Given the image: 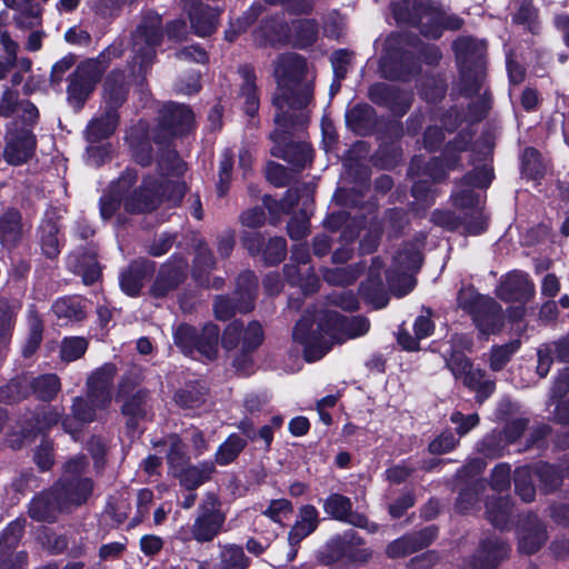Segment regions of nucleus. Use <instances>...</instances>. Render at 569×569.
Masks as SVG:
<instances>
[{"label": "nucleus", "instance_id": "obj_1", "mask_svg": "<svg viewBox=\"0 0 569 569\" xmlns=\"http://www.w3.org/2000/svg\"><path fill=\"white\" fill-rule=\"evenodd\" d=\"M315 72L306 59L298 53L280 54L273 61V78L277 91L273 97L274 130L270 139L274 143L271 153L282 158L297 168H303L311 161L312 149L306 142L293 143V131L305 123L302 112L312 101Z\"/></svg>", "mask_w": 569, "mask_h": 569}, {"label": "nucleus", "instance_id": "obj_2", "mask_svg": "<svg viewBox=\"0 0 569 569\" xmlns=\"http://www.w3.org/2000/svg\"><path fill=\"white\" fill-rule=\"evenodd\" d=\"M160 168L166 170V179L159 187L157 180L151 177H146L141 184L136 187L138 173L133 169H127L112 182L109 193L101 197V217L111 218L121 204L131 213L152 210L161 199H166L171 206L179 204L187 190L186 183L179 179L187 169L186 163L176 152L170 151L160 162Z\"/></svg>", "mask_w": 569, "mask_h": 569}, {"label": "nucleus", "instance_id": "obj_3", "mask_svg": "<svg viewBox=\"0 0 569 569\" xmlns=\"http://www.w3.org/2000/svg\"><path fill=\"white\" fill-rule=\"evenodd\" d=\"M313 323L308 317H302L293 329V339L303 346L305 358L308 362L321 359L331 348L335 340L355 339L369 331L370 323L361 316L345 317L328 310L319 319L318 330L312 331Z\"/></svg>", "mask_w": 569, "mask_h": 569}, {"label": "nucleus", "instance_id": "obj_4", "mask_svg": "<svg viewBox=\"0 0 569 569\" xmlns=\"http://www.w3.org/2000/svg\"><path fill=\"white\" fill-rule=\"evenodd\" d=\"M460 69L462 91L472 99L469 109L471 120H480L490 109V98L483 84L486 77V43L470 37H460L453 42Z\"/></svg>", "mask_w": 569, "mask_h": 569}, {"label": "nucleus", "instance_id": "obj_5", "mask_svg": "<svg viewBox=\"0 0 569 569\" xmlns=\"http://www.w3.org/2000/svg\"><path fill=\"white\" fill-rule=\"evenodd\" d=\"M392 13L398 23L418 26L430 38H439L445 29L458 30L463 20L456 14H447L442 9L425 4L418 0H400L392 4Z\"/></svg>", "mask_w": 569, "mask_h": 569}, {"label": "nucleus", "instance_id": "obj_6", "mask_svg": "<svg viewBox=\"0 0 569 569\" xmlns=\"http://www.w3.org/2000/svg\"><path fill=\"white\" fill-rule=\"evenodd\" d=\"M493 178L492 170L483 166L469 172L465 179L463 184L466 188L456 191L452 194L455 207L466 210L461 222L463 229L469 234H480L486 229V219L482 214V198L469 187L487 188Z\"/></svg>", "mask_w": 569, "mask_h": 569}, {"label": "nucleus", "instance_id": "obj_7", "mask_svg": "<svg viewBox=\"0 0 569 569\" xmlns=\"http://www.w3.org/2000/svg\"><path fill=\"white\" fill-rule=\"evenodd\" d=\"M122 51L120 43H112L96 59H88L77 67L68 86V100L73 107L83 106L109 63L119 58Z\"/></svg>", "mask_w": 569, "mask_h": 569}, {"label": "nucleus", "instance_id": "obj_8", "mask_svg": "<svg viewBox=\"0 0 569 569\" xmlns=\"http://www.w3.org/2000/svg\"><path fill=\"white\" fill-rule=\"evenodd\" d=\"M219 328L206 325L199 333L188 325H180L174 331V342L181 351L192 358L211 360L218 351Z\"/></svg>", "mask_w": 569, "mask_h": 569}, {"label": "nucleus", "instance_id": "obj_9", "mask_svg": "<svg viewBox=\"0 0 569 569\" xmlns=\"http://www.w3.org/2000/svg\"><path fill=\"white\" fill-rule=\"evenodd\" d=\"M421 253L413 243H407L392 258V263L386 272L387 282L396 296L402 297L412 290L415 280L412 274L421 266Z\"/></svg>", "mask_w": 569, "mask_h": 569}, {"label": "nucleus", "instance_id": "obj_10", "mask_svg": "<svg viewBox=\"0 0 569 569\" xmlns=\"http://www.w3.org/2000/svg\"><path fill=\"white\" fill-rule=\"evenodd\" d=\"M86 467L87 460L82 456L76 457L66 463L64 475L54 487L64 508H67L68 505H81L91 495V480L80 477Z\"/></svg>", "mask_w": 569, "mask_h": 569}, {"label": "nucleus", "instance_id": "obj_11", "mask_svg": "<svg viewBox=\"0 0 569 569\" xmlns=\"http://www.w3.org/2000/svg\"><path fill=\"white\" fill-rule=\"evenodd\" d=\"M161 37V17L154 12L147 13L132 36L133 61L139 64V70H143L152 61Z\"/></svg>", "mask_w": 569, "mask_h": 569}, {"label": "nucleus", "instance_id": "obj_12", "mask_svg": "<svg viewBox=\"0 0 569 569\" xmlns=\"http://www.w3.org/2000/svg\"><path fill=\"white\" fill-rule=\"evenodd\" d=\"M60 390V381L56 375H42L29 380L28 378L11 381L0 390V400L18 401L33 393L41 400H51Z\"/></svg>", "mask_w": 569, "mask_h": 569}, {"label": "nucleus", "instance_id": "obj_13", "mask_svg": "<svg viewBox=\"0 0 569 569\" xmlns=\"http://www.w3.org/2000/svg\"><path fill=\"white\" fill-rule=\"evenodd\" d=\"M226 520L219 499L210 493L199 508L191 532L199 542L211 541L221 530Z\"/></svg>", "mask_w": 569, "mask_h": 569}, {"label": "nucleus", "instance_id": "obj_14", "mask_svg": "<svg viewBox=\"0 0 569 569\" xmlns=\"http://www.w3.org/2000/svg\"><path fill=\"white\" fill-rule=\"evenodd\" d=\"M27 127L19 128L14 121L7 128L3 158L11 166L26 163L34 153L36 137Z\"/></svg>", "mask_w": 569, "mask_h": 569}, {"label": "nucleus", "instance_id": "obj_15", "mask_svg": "<svg viewBox=\"0 0 569 569\" xmlns=\"http://www.w3.org/2000/svg\"><path fill=\"white\" fill-rule=\"evenodd\" d=\"M237 293L240 296V302L236 306L229 298L218 297L214 302V313L220 320H227L234 315L236 311L248 312L253 307L254 293L257 289V279L250 271L241 273L237 282Z\"/></svg>", "mask_w": 569, "mask_h": 569}, {"label": "nucleus", "instance_id": "obj_16", "mask_svg": "<svg viewBox=\"0 0 569 569\" xmlns=\"http://www.w3.org/2000/svg\"><path fill=\"white\" fill-rule=\"evenodd\" d=\"M536 289L529 276L522 271L506 274L497 287V296L505 301L527 302L535 296Z\"/></svg>", "mask_w": 569, "mask_h": 569}, {"label": "nucleus", "instance_id": "obj_17", "mask_svg": "<svg viewBox=\"0 0 569 569\" xmlns=\"http://www.w3.org/2000/svg\"><path fill=\"white\" fill-rule=\"evenodd\" d=\"M351 508L350 499L339 493L330 495L323 502V510L330 517L359 528H365L370 532L377 530L375 523H370L363 515L351 512Z\"/></svg>", "mask_w": 569, "mask_h": 569}, {"label": "nucleus", "instance_id": "obj_18", "mask_svg": "<svg viewBox=\"0 0 569 569\" xmlns=\"http://www.w3.org/2000/svg\"><path fill=\"white\" fill-rule=\"evenodd\" d=\"M116 375L112 363H104L88 378L90 401H97L98 408H107L111 402V386Z\"/></svg>", "mask_w": 569, "mask_h": 569}, {"label": "nucleus", "instance_id": "obj_19", "mask_svg": "<svg viewBox=\"0 0 569 569\" xmlns=\"http://www.w3.org/2000/svg\"><path fill=\"white\" fill-rule=\"evenodd\" d=\"M318 523L319 512L316 507L306 505L299 509L297 520L288 535V541L291 548L289 560L295 559L299 543L317 529Z\"/></svg>", "mask_w": 569, "mask_h": 569}, {"label": "nucleus", "instance_id": "obj_20", "mask_svg": "<svg viewBox=\"0 0 569 569\" xmlns=\"http://www.w3.org/2000/svg\"><path fill=\"white\" fill-rule=\"evenodd\" d=\"M472 319L481 333L490 335L502 326V309L492 298H482L476 306Z\"/></svg>", "mask_w": 569, "mask_h": 569}, {"label": "nucleus", "instance_id": "obj_21", "mask_svg": "<svg viewBox=\"0 0 569 569\" xmlns=\"http://www.w3.org/2000/svg\"><path fill=\"white\" fill-rule=\"evenodd\" d=\"M21 117L26 126H32L38 119V109L29 101L19 102L18 92L6 88L0 98V117Z\"/></svg>", "mask_w": 569, "mask_h": 569}, {"label": "nucleus", "instance_id": "obj_22", "mask_svg": "<svg viewBox=\"0 0 569 569\" xmlns=\"http://www.w3.org/2000/svg\"><path fill=\"white\" fill-rule=\"evenodd\" d=\"M187 263L182 260L168 262L161 267L151 286L150 292L153 297L160 298L174 290L186 276Z\"/></svg>", "mask_w": 569, "mask_h": 569}, {"label": "nucleus", "instance_id": "obj_23", "mask_svg": "<svg viewBox=\"0 0 569 569\" xmlns=\"http://www.w3.org/2000/svg\"><path fill=\"white\" fill-rule=\"evenodd\" d=\"M437 530L428 527L418 533L406 536L395 540L387 547V555L390 558H399L427 547L436 537Z\"/></svg>", "mask_w": 569, "mask_h": 569}, {"label": "nucleus", "instance_id": "obj_24", "mask_svg": "<svg viewBox=\"0 0 569 569\" xmlns=\"http://www.w3.org/2000/svg\"><path fill=\"white\" fill-rule=\"evenodd\" d=\"M193 113L184 104L168 103L162 113L163 126L171 134L187 132L193 124Z\"/></svg>", "mask_w": 569, "mask_h": 569}, {"label": "nucleus", "instance_id": "obj_25", "mask_svg": "<svg viewBox=\"0 0 569 569\" xmlns=\"http://www.w3.org/2000/svg\"><path fill=\"white\" fill-rule=\"evenodd\" d=\"M409 47L413 48L416 47V43H411L409 37L401 33H392L385 40V54L381 58V69L387 77L406 79L400 72H389L388 64L396 61L401 51H403V53H412V51L409 50Z\"/></svg>", "mask_w": 569, "mask_h": 569}, {"label": "nucleus", "instance_id": "obj_26", "mask_svg": "<svg viewBox=\"0 0 569 569\" xmlns=\"http://www.w3.org/2000/svg\"><path fill=\"white\" fill-rule=\"evenodd\" d=\"M369 96L373 102L388 106L395 113L406 112L410 104L407 93H399L393 86L386 83L373 84L369 90Z\"/></svg>", "mask_w": 569, "mask_h": 569}, {"label": "nucleus", "instance_id": "obj_27", "mask_svg": "<svg viewBox=\"0 0 569 569\" xmlns=\"http://www.w3.org/2000/svg\"><path fill=\"white\" fill-rule=\"evenodd\" d=\"M62 509H64L63 502L53 488L52 491L43 492L31 501L29 516L38 521H51L57 511Z\"/></svg>", "mask_w": 569, "mask_h": 569}, {"label": "nucleus", "instance_id": "obj_28", "mask_svg": "<svg viewBox=\"0 0 569 569\" xmlns=\"http://www.w3.org/2000/svg\"><path fill=\"white\" fill-rule=\"evenodd\" d=\"M446 363L455 378L461 380L467 387L476 388L479 385L482 372L473 369L472 363L462 352L451 351Z\"/></svg>", "mask_w": 569, "mask_h": 569}, {"label": "nucleus", "instance_id": "obj_29", "mask_svg": "<svg viewBox=\"0 0 569 569\" xmlns=\"http://www.w3.org/2000/svg\"><path fill=\"white\" fill-rule=\"evenodd\" d=\"M510 548L502 540L495 538L482 543L477 557L475 569H493L505 559Z\"/></svg>", "mask_w": 569, "mask_h": 569}, {"label": "nucleus", "instance_id": "obj_30", "mask_svg": "<svg viewBox=\"0 0 569 569\" xmlns=\"http://www.w3.org/2000/svg\"><path fill=\"white\" fill-rule=\"evenodd\" d=\"M106 408H98L97 401H90L89 395L87 399L77 398L73 401L72 413L73 419L66 418L62 421L63 429L74 436L78 431V426H73L74 421L77 423H88L93 421L97 418V412L100 410H104Z\"/></svg>", "mask_w": 569, "mask_h": 569}, {"label": "nucleus", "instance_id": "obj_31", "mask_svg": "<svg viewBox=\"0 0 569 569\" xmlns=\"http://www.w3.org/2000/svg\"><path fill=\"white\" fill-rule=\"evenodd\" d=\"M21 214L10 209L0 217V242L7 249L14 248L22 238Z\"/></svg>", "mask_w": 569, "mask_h": 569}, {"label": "nucleus", "instance_id": "obj_32", "mask_svg": "<svg viewBox=\"0 0 569 569\" xmlns=\"http://www.w3.org/2000/svg\"><path fill=\"white\" fill-rule=\"evenodd\" d=\"M152 266L149 261H133L120 276V287L128 296H137L144 278L151 271Z\"/></svg>", "mask_w": 569, "mask_h": 569}, {"label": "nucleus", "instance_id": "obj_33", "mask_svg": "<svg viewBox=\"0 0 569 569\" xmlns=\"http://www.w3.org/2000/svg\"><path fill=\"white\" fill-rule=\"evenodd\" d=\"M214 470L216 467L212 461H202L198 465L188 463L174 477L179 478L180 483L184 488L193 490L207 482Z\"/></svg>", "mask_w": 569, "mask_h": 569}, {"label": "nucleus", "instance_id": "obj_34", "mask_svg": "<svg viewBox=\"0 0 569 569\" xmlns=\"http://www.w3.org/2000/svg\"><path fill=\"white\" fill-rule=\"evenodd\" d=\"M189 17L194 33L199 37H206L216 30L219 11L199 3L190 8Z\"/></svg>", "mask_w": 569, "mask_h": 569}, {"label": "nucleus", "instance_id": "obj_35", "mask_svg": "<svg viewBox=\"0 0 569 569\" xmlns=\"http://www.w3.org/2000/svg\"><path fill=\"white\" fill-rule=\"evenodd\" d=\"M162 446L166 447L167 450V463L169 466V470L174 476L190 461V458L186 452L184 443L179 436L170 435L163 440Z\"/></svg>", "mask_w": 569, "mask_h": 569}, {"label": "nucleus", "instance_id": "obj_36", "mask_svg": "<svg viewBox=\"0 0 569 569\" xmlns=\"http://www.w3.org/2000/svg\"><path fill=\"white\" fill-rule=\"evenodd\" d=\"M4 2L17 11L16 20L21 27L32 28L40 23L41 9L34 0H4Z\"/></svg>", "mask_w": 569, "mask_h": 569}, {"label": "nucleus", "instance_id": "obj_37", "mask_svg": "<svg viewBox=\"0 0 569 569\" xmlns=\"http://www.w3.org/2000/svg\"><path fill=\"white\" fill-rule=\"evenodd\" d=\"M52 311L63 323L80 321L84 318L82 300L78 297H63L52 305Z\"/></svg>", "mask_w": 569, "mask_h": 569}, {"label": "nucleus", "instance_id": "obj_38", "mask_svg": "<svg viewBox=\"0 0 569 569\" xmlns=\"http://www.w3.org/2000/svg\"><path fill=\"white\" fill-rule=\"evenodd\" d=\"M435 326L429 316H419L413 323L415 337L408 332L400 331L398 333V342L409 351H415L419 348V340L429 337L433 332Z\"/></svg>", "mask_w": 569, "mask_h": 569}, {"label": "nucleus", "instance_id": "obj_39", "mask_svg": "<svg viewBox=\"0 0 569 569\" xmlns=\"http://www.w3.org/2000/svg\"><path fill=\"white\" fill-rule=\"evenodd\" d=\"M118 124V114L113 108L106 111L101 118L93 119L87 128V137L90 142L108 138Z\"/></svg>", "mask_w": 569, "mask_h": 569}, {"label": "nucleus", "instance_id": "obj_40", "mask_svg": "<svg viewBox=\"0 0 569 569\" xmlns=\"http://www.w3.org/2000/svg\"><path fill=\"white\" fill-rule=\"evenodd\" d=\"M68 264L76 273L81 274L86 284L94 283L100 278V267L93 254L84 253L82 257L72 254Z\"/></svg>", "mask_w": 569, "mask_h": 569}, {"label": "nucleus", "instance_id": "obj_41", "mask_svg": "<svg viewBox=\"0 0 569 569\" xmlns=\"http://www.w3.org/2000/svg\"><path fill=\"white\" fill-rule=\"evenodd\" d=\"M240 74L242 78L240 97L244 100V111L248 116L253 117L259 106L256 77L253 71L248 67H242L240 69Z\"/></svg>", "mask_w": 569, "mask_h": 569}, {"label": "nucleus", "instance_id": "obj_42", "mask_svg": "<svg viewBox=\"0 0 569 569\" xmlns=\"http://www.w3.org/2000/svg\"><path fill=\"white\" fill-rule=\"evenodd\" d=\"M547 535L545 527L535 522L529 528H523L519 537V550L527 555L537 552L546 542Z\"/></svg>", "mask_w": 569, "mask_h": 569}, {"label": "nucleus", "instance_id": "obj_43", "mask_svg": "<svg viewBox=\"0 0 569 569\" xmlns=\"http://www.w3.org/2000/svg\"><path fill=\"white\" fill-rule=\"evenodd\" d=\"M284 274L292 284L299 286L307 293L313 292L318 288L319 279L313 271H306L302 264L296 262L286 264Z\"/></svg>", "mask_w": 569, "mask_h": 569}, {"label": "nucleus", "instance_id": "obj_44", "mask_svg": "<svg viewBox=\"0 0 569 569\" xmlns=\"http://www.w3.org/2000/svg\"><path fill=\"white\" fill-rule=\"evenodd\" d=\"M59 228L52 220H47L40 226V247L42 253L54 259L60 253Z\"/></svg>", "mask_w": 569, "mask_h": 569}, {"label": "nucleus", "instance_id": "obj_45", "mask_svg": "<svg viewBox=\"0 0 569 569\" xmlns=\"http://www.w3.org/2000/svg\"><path fill=\"white\" fill-rule=\"evenodd\" d=\"M247 445L246 439L237 433H231L223 443H221L214 455L216 462L220 466H227L234 461Z\"/></svg>", "mask_w": 569, "mask_h": 569}, {"label": "nucleus", "instance_id": "obj_46", "mask_svg": "<svg viewBox=\"0 0 569 569\" xmlns=\"http://www.w3.org/2000/svg\"><path fill=\"white\" fill-rule=\"evenodd\" d=\"M373 110L368 104H358L348 110L347 124L356 132L362 134L371 124Z\"/></svg>", "mask_w": 569, "mask_h": 569}, {"label": "nucleus", "instance_id": "obj_47", "mask_svg": "<svg viewBox=\"0 0 569 569\" xmlns=\"http://www.w3.org/2000/svg\"><path fill=\"white\" fill-rule=\"evenodd\" d=\"M17 51L18 43L7 33H2L0 38V80L4 79L13 68Z\"/></svg>", "mask_w": 569, "mask_h": 569}, {"label": "nucleus", "instance_id": "obj_48", "mask_svg": "<svg viewBox=\"0 0 569 569\" xmlns=\"http://www.w3.org/2000/svg\"><path fill=\"white\" fill-rule=\"evenodd\" d=\"M489 521L498 528H505L510 517V503L505 498L490 500L486 505Z\"/></svg>", "mask_w": 569, "mask_h": 569}, {"label": "nucleus", "instance_id": "obj_49", "mask_svg": "<svg viewBox=\"0 0 569 569\" xmlns=\"http://www.w3.org/2000/svg\"><path fill=\"white\" fill-rule=\"evenodd\" d=\"M221 563L223 569H247L249 560L241 547L230 545L221 551Z\"/></svg>", "mask_w": 569, "mask_h": 569}, {"label": "nucleus", "instance_id": "obj_50", "mask_svg": "<svg viewBox=\"0 0 569 569\" xmlns=\"http://www.w3.org/2000/svg\"><path fill=\"white\" fill-rule=\"evenodd\" d=\"M296 44L305 48L313 43L318 34V26L313 20L303 19L293 23Z\"/></svg>", "mask_w": 569, "mask_h": 569}, {"label": "nucleus", "instance_id": "obj_51", "mask_svg": "<svg viewBox=\"0 0 569 569\" xmlns=\"http://www.w3.org/2000/svg\"><path fill=\"white\" fill-rule=\"evenodd\" d=\"M292 510V503L289 500L274 499L270 501L269 506L262 511V515L282 526L283 521L291 516Z\"/></svg>", "mask_w": 569, "mask_h": 569}, {"label": "nucleus", "instance_id": "obj_52", "mask_svg": "<svg viewBox=\"0 0 569 569\" xmlns=\"http://www.w3.org/2000/svg\"><path fill=\"white\" fill-rule=\"evenodd\" d=\"M515 486L517 493L523 501L530 502L533 500L536 489L531 481V471L529 468H519L516 471Z\"/></svg>", "mask_w": 569, "mask_h": 569}, {"label": "nucleus", "instance_id": "obj_53", "mask_svg": "<svg viewBox=\"0 0 569 569\" xmlns=\"http://www.w3.org/2000/svg\"><path fill=\"white\" fill-rule=\"evenodd\" d=\"M88 348V342L81 337L66 338L61 345V358L66 361H74L82 357Z\"/></svg>", "mask_w": 569, "mask_h": 569}, {"label": "nucleus", "instance_id": "obj_54", "mask_svg": "<svg viewBox=\"0 0 569 569\" xmlns=\"http://www.w3.org/2000/svg\"><path fill=\"white\" fill-rule=\"evenodd\" d=\"M287 253V243L284 238H271L262 251V258L268 264H276L281 262Z\"/></svg>", "mask_w": 569, "mask_h": 569}, {"label": "nucleus", "instance_id": "obj_55", "mask_svg": "<svg viewBox=\"0 0 569 569\" xmlns=\"http://www.w3.org/2000/svg\"><path fill=\"white\" fill-rule=\"evenodd\" d=\"M358 273L351 267H337L333 269H326L323 272L325 280L335 286H347L351 283Z\"/></svg>", "mask_w": 569, "mask_h": 569}, {"label": "nucleus", "instance_id": "obj_56", "mask_svg": "<svg viewBox=\"0 0 569 569\" xmlns=\"http://www.w3.org/2000/svg\"><path fill=\"white\" fill-rule=\"evenodd\" d=\"M518 348L519 343L516 341L493 348L490 356V368L495 371L502 369Z\"/></svg>", "mask_w": 569, "mask_h": 569}, {"label": "nucleus", "instance_id": "obj_57", "mask_svg": "<svg viewBox=\"0 0 569 569\" xmlns=\"http://www.w3.org/2000/svg\"><path fill=\"white\" fill-rule=\"evenodd\" d=\"M522 170L531 178H536L541 173L540 154L533 148L525 149L522 153Z\"/></svg>", "mask_w": 569, "mask_h": 569}, {"label": "nucleus", "instance_id": "obj_58", "mask_svg": "<svg viewBox=\"0 0 569 569\" xmlns=\"http://www.w3.org/2000/svg\"><path fill=\"white\" fill-rule=\"evenodd\" d=\"M350 60L351 53L346 50H338L332 53L330 61L338 83L346 77Z\"/></svg>", "mask_w": 569, "mask_h": 569}, {"label": "nucleus", "instance_id": "obj_59", "mask_svg": "<svg viewBox=\"0 0 569 569\" xmlns=\"http://www.w3.org/2000/svg\"><path fill=\"white\" fill-rule=\"evenodd\" d=\"M450 421L457 426V433L462 437L478 426L479 416L477 413L465 416L460 411H455L450 417Z\"/></svg>", "mask_w": 569, "mask_h": 569}, {"label": "nucleus", "instance_id": "obj_60", "mask_svg": "<svg viewBox=\"0 0 569 569\" xmlns=\"http://www.w3.org/2000/svg\"><path fill=\"white\" fill-rule=\"evenodd\" d=\"M232 160L228 152H224L220 161L219 168V182L217 190L220 197L224 196L228 191L231 179Z\"/></svg>", "mask_w": 569, "mask_h": 569}, {"label": "nucleus", "instance_id": "obj_61", "mask_svg": "<svg viewBox=\"0 0 569 569\" xmlns=\"http://www.w3.org/2000/svg\"><path fill=\"white\" fill-rule=\"evenodd\" d=\"M458 443V440L451 432H442L429 445V451L435 455H443L451 451Z\"/></svg>", "mask_w": 569, "mask_h": 569}, {"label": "nucleus", "instance_id": "obj_62", "mask_svg": "<svg viewBox=\"0 0 569 569\" xmlns=\"http://www.w3.org/2000/svg\"><path fill=\"white\" fill-rule=\"evenodd\" d=\"M213 264H214V260H213L212 253L210 252V250L208 249L207 246L200 244L197 249V254H196V259H194V266H196L194 276L197 278H200L201 272H206V271L210 270L213 267Z\"/></svg>", "mask_w": 569, "mask_h": 569}, {"label": "nucleus", "instance_id": "obj_63", "mask_svg": "<svg viewBox=\"0 0 569 569\" xmlns=\"http://www.w3.org/2000/svg\"><path fill=\"white\" fill-rule=\"evenodd\" d=\"M38 539L44 548L53 553L63 551L68 546L67 539L63 536L53 532L43 531Z\"/></svg>", "mask_w": 569, "mask_h": 569}, {"label": "nucleus", "instance_id": "obj_64", "mask_svg": "<svg viewBox=\"0 0 569 569\" xmlns=\"http://www.w3.org/2000/svg\"><path fill=\"white\" fill-rule=\"evenodd\" d=\"M263 331L258 322H251L246 329L243 337V348L253 350L262 343Z\"/></svg>", "mask_w": 569, "mask_h": 569}]
</instances>
